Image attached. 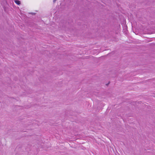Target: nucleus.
Instances as JSON below:
<instances>
[{"label":"nucleus","instance_id":"nucleus-5","mask_svg":"<svg viewBox=\"0 0 155 155\" xmlns=\"http://www.w3.org/2000/svg\"><path fill=\"white\" fill-rule=\"evenodd\" d=\"M109 84V82L107 84V85Z\"/></svg>","mask_w":155,"mask_h":155},{"label":"nucleus","instance_id":"nucleus-3","mask_svg":"<svg viewBox=\"0 0 155 155\" xmlns=\"http://www.w3.org/2000/svg\"><path fill=\"white\" fill-rule=\"evenodd\" d=\"M57 0H53V2L54 3Z\"/></svg>","mask_w":155,"mask_h":155},{"label":"nucleus","instance_id":"nucleus-4","mask_svg":"<svg viewBox=\"0 0 155 155\" xmlns=\"http://www.w3.org/2000/svg\"><path fill=\"white\" fill-rule=\"evenodd\" d=\"M26 151H28V150L27 149H26Z\"/></svg>","mask_w":155,"mask_h":155},{"label":"nucleus","instance_id":"nucleus-2","mask_svg":"<svg viewBox=\"0 0 155 155\" xmlns=\"http://www.w3.org/2000/svg\"><path fill=\"white\" fill-rule=\"evenodd\" d=\"M29 14H31L32 15H35V13H33V12L30 13H29Z\"/></svg>","mask_w":155,"mask_h":155},{"label":"nucleus","instance_id":"nucleus-1","mask_svg":"<svg viewBox=\"0 0 155 155\" xmlns=\"http://www.w3.org/2000/svg\"><path fill=\"white\" fill-rule=\"evenodd\" d=\"M14 2L17 5H19L21 4V2L19 0H15L14 1Z\"/></svg>","mask_w":155,"mask_h":155}]
</instances>
